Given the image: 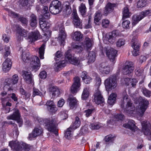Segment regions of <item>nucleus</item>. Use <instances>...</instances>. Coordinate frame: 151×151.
I'll return each instance as SVG.
<instances>
[{
	"label": "nucleus",
	"instance_id": "nucleus-1",
	"mask_svg": "<svg viewBox=\"0 0 151 151\" xmlns=\"http://www.w3.org/2000/svg\"><path fill=\"white\" fill-rule=\"evenodd\" d=\"M41 124H43L49 131L53 132L56 135H58V129L57 127V118L55 116L51 117L47 119L40 118L38 119Z\"/></svg>",
	"mask_w": 151,
	"mask_h": 151
},
{
	"label": "nucleus",
	"instance_id": "nucleus-2",
	"mask_svg": "<svg viewBox=\"0 0 151 151\" xmlns=\"http://www.w3.org/2000/svg\"><path fill=\"white\" fill-rule=\"evenodd\" d=\"M30 54L28 52H23L22 57L23 61L25 63H28L30 61L31 67L33 70H38L40 66V61L39 58L35 56H33L30 59Z\"/></svg>",
	"mask_w": 151,
	"mask_h": 151
},
{
	"label": "nucleus",
	"instance_id": "nucleus-3",
	"mask_svg": "<svg viewBox=\"0 0 151 151\" xmlns=\"http://www.w3.org/2000/svg\"><path fill=\"white\" fill-rule=\"evenodd\" d=\"M48 9L47 6H44L42 11L43 17L39 21L40 28L43 31H45L48 29L50 26V24L47 21L44 20V19H48L50 18V13L48 11Z\"/></svg>",
	"mask_w": 151,
	"mask_h": 151
},
{
	"label": "nucleus",
	"instance_id": "nucleus-4",
	"mask_svg": "<svg viewBox=\"0 0 151 151\" xmlns=\"http://www.w3.org/2000/svg\"><path fill=\"white\" fill-rule=\"evenodd\" d=\"M122 99L123 101L121 104V107L124 110V111L128 112L134 110L132 107V102L129 98L126 91L123 92L122 93Z\"/></svg>",
	"mask_w": 151,
	"mask_h": 151
},
{
	"label": "nucleus",
	"instance_id": "nucleus-5",
	"mask_svg": "<svg viewBox=\"0 0 151 151\" xmlns=\"http://www.w3.org/2000/svg\"><path fill=\"white\" fill-rule=\"evenodd\" d=\"M116 76H111L105 81L104 84L106 90H110L115 88L117 86Z\"/></svg>",
	"mask_w": 151,
	"mask_h": 151
},
{
	"label": "nucleus",
	"instance_id": "nucleus-6",
	"mask_svg": "<svg viewBox=\"0 0 151 151\" xmlns=\"http://www.w3.org/2000/svg\"><path fill=\"white\" fill-rule=\"evenodd\" d=\"M151 13V10H147L142 12L139 14L134 15L132 18V26H135L144 17Z\"/></svg>",
	"mask_w": 151,
	"mask_h": 151
},
{
	"label": "nucleus",
	"instance_id": "nucleus-7",
	"mask_svg": "<svg viewBox=\"0 0 151 151\" xmlns=\"http://www.w3.org/2000/svg\"><path fill=\"white\" fill-rule=\"evenodd\" d=\"M56 27L57 29L59 28V33L58 39L63 44L66 38V34L65 32V28L63 23L58 22L56 24Z\"/></svg>",
	"mask_w": 151,
	"mask_h": 151
},
{
	"label": "nucleus",
	"instance_id": "nucleus-8",
	"mask_svg": "<svg viewBox=\"0 0 151 151\" xmlns=\"http://www.w3.org/2000/svg\"><path fill=\"white\" fill-rule=\"evenodd\" d=\"M142 126V132L144 134L148 137V139L151 140V132L150 129L151 128V124L147 121H143L141 122Z\"/></svg>",
	"mask_w": 151,
	"mask_h": 151
},
{
	"label": "nucleus",
	"instance_id": "nucleus-9",
	"mask_svg": "<svg viewBox=\"0 0 151 151\" xmlns=\"http://www.w3.org/2000/svg\"><path fill=\"white\" fill-rule=\"evenodd\" d=\"M149 101L145 99H142L140 104V107L136 109V111L137 114L141 116H142L148 107Z\"/></svg>",
	"mask_w": 151,
	"mask_h": 151
},
{
	"label": "nucleus",
	"instance_id": "nucleus-10",
	"mask_svg": "<svg viewBox=\"0 0 151 151\" xmlns=\"http://www.w3.org/2000/svg\"><path fill=\"white\" fill-rule=\"evenodd\" d=\"M92 99L93 101L98 105L103 104L104 102V99L99 89L95 91Z\"/></svg>",
	"mask_w": 151,
	"mask_h": 151
},
{
	"label": "nucleus",
	"instance_id": "nucleus-11",
	"mask_svg": "<svg viewBox=\"0 0 151 151\" xmlns=\"http://www.w3.org/2000/svg\"><path fill=\"white\" fill-rule=\"evenodd\" d=\"M134 69L133 63L132 62L127 61L122 68L124 74L127 75L132 73Z\"/></svg>",
	"mask_w": 151,
	"mask_h": 151
},
{
	"label": "nucleus",
	"instance_id": "nucleus-12",
	"mask_svg": "<svg viewBox=\"0 0 151 151\" xmlns=\"http://www.w3.org/2000/svg\"><path fill=\"white\" fill-rule=\"evenodd\" d=\"M131 43L132 47L134 49L132 52V55L134 56H136L138 55V51L140 47L139 43L136 37H133Z\"/></svg>",
	"mask_w": 151,
	"mask_h": 151
},
{
	"label": "nucleus",
	"instance_id": "nucleus-13",
	"mask_svg": "<svg viewBox=\"0 0 151 151\" xmlns=\"http://www.w3.org/2000/svg\"><path fill=\"white\" fill-rule=\"evenodd\" d=\"M18 35L17 40L19 41H22L23 40V37L28 39V32L22 27H18L17 30Z\"/></svg>",
	"mask_w": 151,
	"mask_h": 151
},
{
	"label": "nucleus",
	"instance_id": "nucleus-14",
	"mask_svg": "<svg viewBox=\"0 0 151 151\" xmlns=\"http://www.w3.org/2000/svg\"><path fill=\"white\" fill-rule=\"evenodd\" d=\"M8 14L12 17L16 18L23 24H26L27 22V19L23 17L22 16H20L19 14L16 13L10 10H8Z\"/></svg>",
	"mask_w": 151,
	"mask_h": 151
},
{
	"label": "nucleus",
	"instance_id": "nucleus-15",
	"mask_svg": "<svg viewBox=\"0 0 151 151\" xmlns=\"http://www.w3.org/2000/svg\"><path fill=\"white\" fill-rule=\"evenodd\" d=\"M74 82L70 88V91L73 94L76 93L79 90L81 86L80 79L78 77L74 78Z\"/></svg>",
	"mask_w": 151,
	"mask_h": 151
},
{
	"label": "nucleus",
	"instance_id": "nucleus-16",
	"mask_svg": "<svg viewBox=\"0 0 151 151\" xmlns=\"http://www.w3.org/2000/svg\"><path fill=\"white\" fill-rule=\"evenodd\" d=\"M106 55L110 60L114 62L117 55V51L113 48H107L106 50Z\"/></svg>",
	"mask_w": 151,
	"mask_h": 151
},
{
	"label": "nucleus",
	"instance_id": "nucleus-17",
	"mask_svg": "<svg viewBox=\"0 0 151 151\" xmlns=\"http://www.w3.org/2000/svg\"><path fill=\"white\" fill-rule=\"evenodd\" d=\"M73 23L77 28H82V22L78 17L77 12L75 11L73 12Z\"/></svg>",
	"mask_w": 151,
	"mask_h": 151
},
{
	"label": "nucleus",
	"instance_id": "nucleus-18",
	"mask_svg": "<svg viewBox=\"0 0 151 151\" xmlns=\"http://www.w3.org/2000/svg\"><path fill=\"white\" fill-rule=\"evenodd\" d=\"M118 36V32L116 30H114L106 34V38L110 43H113L115 41L116 37Z\"/></svg>",
	"mask_w": 151,
	"mask_h": 151
},
{
	"label": "nucleus",
	"instance_id": "nucleus-19",
	"mask_svg": "<svg viewBox=\"0 0 151 151\" xmlns=\"http://www.w3.org/2000/svg\"><path fill=\"white\" fill-rule=\"evenodd\" d=\"M9 146L11 148L16 151L22 150V142H20L17 141H11L9 143Z\"/></svg>",
	"mask_w": 151,
	"mask_h": 151
},
{
	"label": "nucleus",
	"instance_id": "nucleus-20",
	"mask_svg": "<svg viewBox=\"0 0 151 151\" xmlns=\"http://www.w3.org/2000/svg\"><path fill=\"white\" fill-rule=\"evenodd\" d=\"M20 117V113L18 110H16L13 114L9 115L7 117L8 119H12L18 121V122L19 123V126L21 127L22 124V122L20 121H19Z\"/></svg>",
	"mask_w": 151,
	"mask_h": 151
},
{
	"label": "nucleus",
	"instance_id": "nucleus-21",
	"mask_svg": "<svg viewBox=\"0 0 151 151\" xmlns=\"http://www.w3.org/2000/svg\"><path fill=\"white\" fill-rule=\"evenodd\" d=\"M65 58L68 59V61L72 64L78 65L79 63V60L75 58H72L71 54L69 52L67 51L65 53Z\"/></svg>",
	"mask_w": 151,
	"mask_h": 151
},
{
	"label": "nucleus",
	"instance_id": "nucleus-22",
	"mask_svg": "<svg viewBox=\"0 0 151 151\" xmlns=\"http://www.w3.org/2000/svg\"><path fill=\"white\" fill-rule=\"evenodd\" d=\"M40 38V35L39 32L36 30L28 33V39L32 41H35Z\"/></svg>",
	"mask_w": 151,
	"mask_h": 151
},
{
	"label": "nucleus",
	"instance_id": "nucleus-23",
	"mask_svg": "<svg viewBox=\"0 0 151 151\" xmlns=\"http://www.w3.org/2000/svg\"><path fill=\"white\" fill-rule=\"evenodd\" d=\"M116 4L114 3H108L106 6L104 10V14L106 16L111 12L114 9V8L116 6Z\"/></svg>",
	"mask_w": 151,
	"mask_h": 151
},
{
	"label": "nucleus",
	"instance_id": "nucleus-24",
	"mask_svg": "<svg viewBox=\"0 0 151 151\" xmlns=\"http://www.w3.org/2000/svg\"><path fill=\"white\" fill-rule=\"evenodd\" d=\"M42 129L40 127L35 128L33 131L32 133L29 134L28 137L30 140L32 139V137H35L42 134Z\"/></svg>",
	"mask_w": 151,
	"mask_h": 151
},
{
	"label": "nucleus",
	"instance_id": "nucleus-25",
	"mask_svg": "<svg viewBox=\"0 0 151 151\" xmlns=\"http://www.w3.org/2000/svg\"><path fill=\"white\" fill-rule=\"evenodd\" d=\"M99 70L102 73L107 74L110 71V68L108 64L106 63H102L100 65Z\"/></svg>",
	"mask_w": 151,
	"mask_h": 151
},
{
	"label": "nucleus",
	"instance_id": "nucleus-26",
	"mask_svg": "<svg viewBox=\"0 0 151 151\" xmlns=\"http://www.w3.org/2000/svg\"><path fill=\"white\" fill-rule=\"evenodd\" d=\"M22 76L25 81L27 83H30L32 81V77L31 73L27 71L24 70L22 71Z\"/></svg>",
	"mask_w": 151,
	"mask_h": 151
},
{
	"label": "nucleus",
	"instance_id": "nucleus-27",
	"mask_svg": "<svg viewBox=\"0 0 151 151\" xmlns=\"http://www.w3.org/2000/svg\"><path fill=\"white\" fill-rule=\"evenodd\" d=\"M12 62L9 58L6 59L2 64V69L5 72L8 71L11 67Z\"/></svg>",
	"mask_w": 151,
	"mask_h": 151
},
{
	"label": "nucleus",
	"instance_id": "nucleus-28",
	"mask_svg": "<svg viewBox=\"0 0 151 151\" xmlns=\"http://www.w3.org/2000/svg\"><path fill=\"white\" fill-rule=\"evenodd\" d=\"M69 102L70 109H73L76 107L77 105V101L76 98L72 95H70L67 100Z\"/></svg>",
	"mask_w": 151,
	"mask_h": 151
},
{
	"label": "nucleus",
	"instance_id": "nucleus-29",
	"mask_svg": "<svg viewBox=\"0 0 151 151\" xmlns=\"http://www.w3.org/2000/svg\"><path fill=\"white\" fill-rule=\"evenodd\" d=\"M49 91L52 93V97H57L60 94V91L58 87L55 86H51L48 89Z\"/></svg>",
	"mask_w": 151,
	"mask_h": 151
},
{
	"label": "nucleus",
	"instance_id": "nucleus-30",
	"mask_svg": "<svg viewBox=\"0 0 151 151\" xmlns=\"http://www.w3.org/2000/svg\"><path fill=\"white\" fill-rule=\"evenodd\" d=\"M83 35L81 32L76 31L71 34V37L73 40L76 41H80L82 40Z\"/></svg>",
	"mask_w": 151,
	"mask_h": 151
},
{
	"label": "nucleus",
	"instance_id": "nucleus-31",
	"mask_svg": "<svg viewBox=\"0 0 151 151\" xmlns=\"http://www.w3.org/2000/svg\"><path fill=\"white\" fill-rule=\"evenodd\" d=\"M81 77L83 81L86 84L89 83L91 82L92 78L88 75L87 73L84 71L82 72L81 74Z\"/></svg>",
	"mask_w": 151,
	"mask_h": 151
},
{
	"label": "nucleus",
	"instance_id": "nucleus-32",
	"mask_svg": "<svg viewBox=\"0 0 151 151\" xmlns=\"http://www.w3.org/2000/svg\"><path fill=\"white\" fill-rule=\"evenodd\" d=\"M123 126L126 128L129 129L132 131L134 130L136 127L135 122L133 120H129L127 124H124Z\"/></svg>",
	"mask_w": 151,
	"mask_h": 151
},
{
	"label": "nucleus",
	"instance_id": "nucleus-33",
	"mask_svg": "<svg viewBox=\"0 0 151 151\" xmlns=\"http://www.w3.org/2000/svg\"><path fill=\"white\" fill-rule=\"evenodd\" d=\"M29 22L30 24L31 27H36L37 23V20L36 15L33 14L30 15Z\"/></svg>",
	"mask_w": 151,
	"mask_h": 151
},
{
	"label": "nucleus",
	"instance_id": "nucleus-34",
	"mask_svg": "<svg viewBox=\"0 0 151 151\" xmlns=\"http://www.w3.org/2000/svg\"><path fill=\"white\" fill-rule=\"evenodd\" d=\"M116 96L117 95L116 93H112L108 98V103L111 105H113L115 102Z\"/></svg>",
	"mask_w": 151,
	"mask_h": 151
},
{
	"label": "nucleus",
	"instance_id": "nucleus-35",
	"mask_svg": "<svg viewBox=\"0 0 151 151\" xmlns=\"http://www.w3.org/2000/svg\"><path fill=\"white\" fill-rule=\"evenodd\" d=\"M45 43H44L39 48L38 53L39 54V57L41 59H42L44 58V55L45 53Z\"/></svg>",
	"mask_w": 151,
	"mask_h": 151
},
{
	"label": "nucleus",
	"instance_id": "nucleus-36",
	"mask_svg": "<svg viewBox=\"0 0 151 151\" xmlns=\"http://www.w3.org/2000/svg\"><path fill=\"white\" fill-rule=\"evenodd\" d=\"M89 63L93 62L95 60V54L93 51H91L89 52L88 56L87 57Z\"/></svg>",
	"mask_w": 151,
	"mask_h": 151
},
{
	"label": "nucleus",
	"instance_id": "nucleus-37",
	"mask_svg": "<svg viewBox=\"0 0 151 151\" xmlns=\"http://www.w3.org/2000/svg\"><path fill=\"white\" fill-rule=\"evenodd\" d=\"M65 9L64 10V12L65 14L68 15L70 14L71 13V8L70 6V4L68 2L65 3Z\"/></svg>",
	"mask_w": 151,
	"mask_h": 151
},
{
	"label": "nucleus",
	"instance_id": "nucleus-38",
	"mask_svg": "<svg viewBox=\"0 0 151 151\" xmlns=\"http://www.w3.org/2000/svg\"><path fill=\"white\" fill-rule=\"evenodd\" d=\"M102 15L101 12L100 11H97L95 14L94 17V22L96 24H97L101 20L102 18Z\"/></svg>",
	"mask_w": 151,
	"mask_h": 151
},
{
	"label": "nucleus",
	"instance_id": "nucleus-39",
	"mask_svg": "<svg viewBox=\"0 0 151 151\" xmlns=\"http://www.w3.org/2000/svg\"><path fill=\"white\" fill-rule=\"evenodd\" d=\"M122 20L123 21L122 22L123 27L126 29H129L131 25L130 21L128 20H125V18H122Z\"/></svg>",
	"mask_w": 151,
	"mask_h": 151
},
{
	"label": "nucleus",
	"instance_id": "nucleus-40",
	"mask_svg": "<svg viewBox=\"0 0 151 151\" xmlns=\"http://www.w3.org/2000/svg\"><path fill=\"white\" fill-rule=\"evenodd\" d=\"M89 94V88H85L83 89L81 98L83 100H86L88 97Z\"/></svg>",
	"mask_w": 151,
	"mask_h": 151
},
{
	"label": "nucleus",
	"instance_id": "nucleus-41",
	"mask_svg": "<svg viewBox=\"0 0 151 151\" xmlns=\"http://www.w3.org/2000/svg\"><path fill=\"white\" fill-rule=\"evenodd\" d=\"M122 19L129 18L130 16V12H129L128 7L127 6L124 8L122 11Z\"/></svg>",
	"mask_w": 151,
	"mask_h": 151
},
{
	"label": "nucleus",
	"instance_id": "nucleus-42",
	"mask_svg": "<svg viewBox=\"0 0 151 151\" xmlns=\"http://www.w3.org/2000/svg\"><path fill=\"white\" fill-rule=\"evenodd\" d=\"M81 123V122L79 118L78 117L76 116L75 117V122L70 127H72V128L73 129H75L79 127Z\"/></svg>",
	"mask_w": 151,
	"mask_h": 151
},
{
	"label": "nucleus",
	"instance_id": "nucleus-43",
	"mask_svg": "<svg viewBox=\"0 0 151 151\" xmlns=\"http://www.w3.org/2000/svg\"><path fill=\"white\" fill-rule=\"evenodd\" d=\"M50 6L61 9V2L58 0H55L52 1L51 3Z\"/></svg>",
	"mask_w": 151,
	"mask_h": 151
},
{
	"label": "nucleus",
	"instance_id": "nucleus-44",
	"mask_svg": "<svg viewBox=\"0 0 151 151\" xmlns=\"http://www.w3.org/2000/svg\"><path fill=\"white\" fill-rule=\"evenodd\" d=\"M116 137V136L115 135L110 134L105 137L104 140L106 142H113Z\"/></svg>",
	"mask_w": 151,
	"mask_h": 151
},
{
	"label": "nucleus",
	"instance_id": "nucleus-45",
	"mask_svg": "<svg viewBox=\"0 0 151 151\" xmlns=\"http://www.w3.org/2000/svg\"><path fill=\"white\" fill-rule=\"evenodd\" d=\"M92 45V42L91 39L88 37L86 38L85 39V43L84 45V47L88 50L91 47Z\"/></svg>",
	"mask_w": 151,
	"mask_h": 151
},
{
	"label": "nucleus",
	"instance_id": "nucleus-46",
	"mask_svg": "<svg viewBox=\"0 0 151 151\" xmlns=\"http://www.w3.org/2000/svg\"><path fill=\"white\" fill-rule=\"evenodd\" d=\"M49 10L52 14H56L59 13L61 9L50 5Z\"/></svg>",
	"mask_w": 151,
	"mask_h": 151
},
{
	"label": "nucleus",
	"instance_id": "nucleus-47",
	"mask_svg": "<svg viewBox=\"0 0 151 151\" xmlns=\"http://www.w3.org/2000/svg\"><path fill=\"white\" fill-rule=\"evenodd\" d=\"M79 10L82 16H84L86 12V8L85 4H81L79 7Z\"/></svg>",
	"mask_w": 151,
	"mask_h": 151
},
{
	"label": "nucleus",
	"instance_id": "nucleus-48",
	"mask_svg": "<svg viewBox=\"0 0 151 151\" xmlns=\"http://www.w3.org/2000/svg\"><path fill=\"white\" fill-rule=\"evenodd\" d=\"M73 129L71 127L67 129L65 133V137L66 138L70 139L71 138L72 135L71 132Z\"/></svg>",
	"mask_w": 151,
	"mask_h": 151
},
{
	"label": "nucleus",
	"instance_id": "nucleus-49",
	"mask_svg": "<svg viewBox=\"0 0 151 151\" xmlns=\"http://www.w3.org/2000/svg\"><path fill=\"white\" fill-rule=\"evenodd\" d=\"M89 127L92 129L96 130L100 128L101 126L99 123L96 122L90 124Z\"/></svg>",
	"mask_w": 151,
	"mask_h": 151
},
{
	"label": "nucleus",
	"instance_id": "nucleus-50",
	"mask_svg": "<svg viewBox=\"0 0 151 151\" xmlns=\"http://www.w3.org/2000/svg\"><path fill=\"white\" fill-rule=\"evenodd\" d=\"M67 113L68 112L66 111H61L59 113V115L62 120H64L68 117Z\"/></svg>",
	"mask_w": 151,
	"mask_h": 151
},
{
	"label": "nucleus",
	"instance_id": "nucleus-51",
	"mask_svg": "<svg viewBox=\"0 0 151 151\" xmlns=\"http://www.w3.org/2000/svg\"><path fill=\"white\" fill-rule=\"evenodd\" d=\"M9 124H13L12 128H14V132H15L16 135L17 136L19 134V132L18 131V130L17 128V125L15 124L14 122H13L11 121H10Z\"/></svg>",
	"mask_w": 151,
	"mask_h": 151
},
{
	"label": "nucleus",
	"instance_id": "nucleus-52",
	"mask_svg": "<svg viewBox=\"0 0 151 151\" xmlns=\"http://www.w3.org/2000/svg\"><path fill=\"white\" fill-rule=\"evenodd\" d=\"M72 47L76 52H81L83 50V48L81 46H79L75 44H72Z\"/></svg>",
	"mask_w": 151,
	"mask_h": 151
},
{
	"label": "nucleus",
	"instance_id": "nucleus-53",
	"mask_svg": "<svg viewBox=\"0 0 151 151\" xmlns=\"http://www.w3.org/2000/svg\"><path fill=\"white\" fill-rule=\"evenodd\" d=\"M142 91L143 94L146 97H150L151 96V92L145 87H142Z\"/></svg>",
	"mask_w": 151,
	"mask_h": 151
},
{
	"label": "nucleus",
	"instance_id": "nucleus-54",
	"mask_svg": "<svg viewBox=\"0 0 151 151\" xmlns=\"http://www.w3.org/2000/svg\"><path fill=\"white\" fill-rule=\"evenodd\" d=\"M1 101L3 109L4 110L5 113L6 114L9 113L10 110V108L8 106H5V104L4 102V98L2 99Z\"/></svg>",
	"mask_w": 151,
	"mask_h": 151
},
{
	"label": "nucleus",
	"instance_id": "nucleus-55",
	"mask_svg": "<svg viewBox=\"0 0 151 151\" xmlns=\"http://www.w3.org/2000/svg\"><path fill=\"white\" fill-rule=\"evenodd\" d=\"M36 95H39L41 96H43L42 93L39 89L35 88H34L33 90L32 96H35Z\"/></svg>",
	"mask_w": 151,
	"mask_h": 151
},
{
	"label": "nucleus",
	"instance_id": "nucleus-56",
	"mask_svg": "<svg viewBox=\"0 0 151 151\" xmlns=\"http://www.w3.org/2000/svg\"><path fill=\"white\" fill-rule=\"evenodd\" d=\"M146 5V1L145 0H139L137 3V6L138 8H142Z\"/></svg>",
	"mask_w": 151,
	"mask_h": 151
},
{
	"label": "nucleus",
	"instance_id": "nucleus-57",
	"mask_svg": "<svg viewBox=\"0 0 151 151\" xmlns=\"http://www.w3.org/2000/svg\"><path fill=\"white\" fill-rule=\"evenodd\" d=\"M63 56V55L60 51H57L55 54L54 59L56 61H58L61 59Z\"/></svg>",
	"mask_w": 151,
	"mask_h": 151
},
{
	"label": "nucleus",
	"instance_id": "nucleus-58",
	"mask_svg": "<svg viewBox=\"0 0 151 151\" xmlns=\"http://www.w3.org/2000/svg\"><path fill=\"white\" fill-rule=\"evenodd\" d=\"M109 21L108 19H104L101 23L102 26L104 28H107L109 26Z\"/></svg>",
	"mask_w": 151,
	"mask_h": 151
},
{
	"label": "nucleus",
	"instance_id": "nucleus-59",
	"mask_svg": "<svg viewBox=\"0 0 151 151\" xmlns=\"http://www.w3.org/2000/svg\"><path fill=\"white\" fill-rule=\"evenodd\" d=\"M19 78L17 74H15L12 76V78L11 79V83L12 85L17 83L18 81Z\"/></svg>",
	"mask_w": 151,
	"mask_h": 151
},
{
	"label": "nucleus",
	"instance_id": "nucleus-60",
	"mask_svg": "<svg viewBox=\"0 0 151 151\" xmlns=\"http://www.w3.org/2000/svg\"><path fill=\"white\" fill-rule=\"evenodd\" d=\"M95 111L94 109H88L85 111L84 112L85 113V115L86 117H88L91 116L92 114Z\"/></svg>",
	"mask_w": 151,
	"mask_h": 151
},
{
	"label": "nucleus",
	"instance_id": "nucleus-61",
	"mask_svg": "<svg viewBox=\"0 0 151 151\" xmlns=\"http://www.w3.org/2000/svg\"><path fill=\"white\" fill-rule=\"evenodd\" d=\"M22 150H24L26 151H29L30 148V146L25 143L22 142Z\"/></svg>",
	"mask_w": 151,
	"mask_h": 151
},
{
	"label": "nucleus",
	"instance_id": "nucleus-62",
	"mask_svg": "<svg viewBox=\"0 0 151 151\" xmlns=\"http://www.w3.org/2000/svg\"><path fill=\"white\" fill-rule=\"evenodd\" d=\"M47 109L49 112L52 113H55L57 110V108L55 105L47 107Z\"/></svg>",
	"mask_w": 151,
	"mask_h": 151
},
{
	"label": "nucleus",
	"instance_id": "nucleus-63",
	"mask_svg": "<svg viewBox=\"0 0 151 151\" xmlns=\"http://www.w3.org/2000/svg\"><path fill=\"white\" fill-rule=\"evenodd\" d=\"M125 44L124 40L122 39L118 40L116 43V45L117 47H120Z\"/></svg>",
	"mask_w": 151,
	"mask_h": 151
},
{
	"label": "nucleus",
	"instance_id": "nucleus-64",
	"mask_svg": "<svg viewBox=\"0 0 151 151\" xmlns=\"http://www.w3.org/2000/svg\"><path fill=\"white\" fill-rule=\"evenodd\" d=\"M96 85L99 87L101 85V79L99 76H97L96 77Z\"/></svg>",
	"mask_w": 151,
	"mask_h": 151
}]
</instances>
